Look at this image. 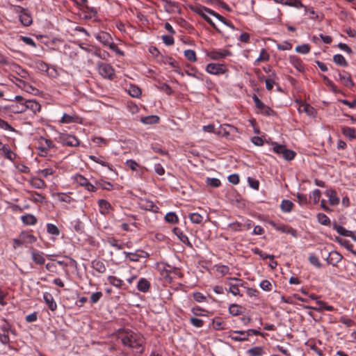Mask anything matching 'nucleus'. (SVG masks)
<instances>
[{
  "label": "nucleus",
  "instance_id": "f257e3e1",
  "mask_svg": "<svg viewBox=\"0 0 356 356\" xmlns=\"http://www.w3.org/2000/svg\"><path fill=\"white\" fill-rule=\"evenodd\" d=\"M118 338L121 340L124 346L138 350V352L140 354L143 353L145 339L140 334L131 330L122 329L118 331Z\"/></svg>",
  "mask_w": 356,
  "mask_h": 356
},
{
  "label": "nucleus",
  "instance_id": "f03ea898",
  "mask_svg": "<svg viewBox=\"0 0 356 356\" xmlns=\"http://www.w3.org/2000/svg\"><path fill=\"white\" fill-rule=\"evenodd\" d=\"M15 99L19 103V106H17V108L14 110L15 113H22L26 110H31L34 113L40 111V104L33 99H24V97L19 95H15Z\"/></svg>",
  "mask_w": 356,
  "mask_h": 356
},
{
  "label": "nucleus",
  "instance_id": "7ed1b4c3",
  "mask_svg": "<svg viewBox=\"0 0 356 356\" xmlns=\"http://www.w3.org/2000/svg\"><path fill=\"white\" fill-rule=\"evenodd\" d=\"M202 18L205 19L208 23L215 26V24L213 23L211 16L214 17L215 18L218 19L219 21H220L222 23H223L225 26L229 27V29L234 30V26L232 24L227 22L222 16L220 15L215 13L214 11L204 7L202 6V14H201Z\"/></svg>",
  "mask_w": 356,
  "mask_h": 356
},
{
  "label": "nucleus",
  "instance_id": "20e7f679",
  "mask_svg": "<svg viewBox=\"0 0 356 356\" xmlns=\"http://www.w3.org/2000/svg\"><path fill=\"white\" fill-rule=\"evenodd\" d=\"M16 335V331L5 319L0 325V343L4 346H10L11 341L9 334Z\"/></svg>",
  "mask_w": 356,
  "mask_h": 356
},
{
  "label": "nucleus",
  "instance_id": "39448f33",
  "mask_svg": "<svg viewBox=\"0 0 356 356\" xmlns=\"http://www.w3.org/2000/svg\"><path fill=\"white\" fill-rule=\"evenodd\" d=\"M225 284L229 286L228 292L234 296H242L240 287L246 288V282L236 277H228L226 279Z\"/></svg>",
  "mask_w": 356,
  "mask_h": 356
},
{
  "label": "nucleus",
  "instance_id": "423d86ee",
  "mask_svg": "<svg viewBox=\"0 0 356 356\" xmlns=\"http://www.w3.org/2000/svg\"><path fill=\"white\" fill-rule=\"evenodd\" d=\"M233 129V127L228 124L220 125L218 129H216L213 124L204 125L202 127V129L204 132L211 133L215 135L222 136H227L229 134L230 131Z\"/></svg>",
  "mask_w": 356,
  "mask_h": 356
},
{
  "label": "nucleus",
  "instance_id": "0eeeda50",
  "mask_svg": "<svg viewBox=\"0 0 356 356\" xmlns=\"http://www.w3.org/2000/svg\"><path fill=\"white\" fill-rule=\"evenodd\" d=\"M234 334H240L242 337H236L231 335V339L235 341H248L250 336L260 335L261 332L259 330L250 329L247 331H237L235 330Z\"/></svg>",
  "mask_w": 356,
  "mask_h": 356
},
{
  "label": "nucleus",
  "instance_id": "6e6552de",
  "mask_svg": "<svg viewBox=\"0 0 356 356\" xmlns=\"http://www.w3.org/2000/svg\"><path fill=\"white\" fill-rule=\"evenodd\" d=\"M180 269L166 264L163 270V275L170 281L181 276Z\"/></svg>",
  "mask_w": 356,
  "mask_h": 356
},
{
  "label": "nucleus",
  "instance_id": "1a4fd4ad",
  "mask_svg": "<svg viewBox=\"0 0 356 356\" xmlns=\"http://www.w3.org/2000/svg\"><path fill=\"white\" fill-rule=\"evenodd\" d=\"M99 74L106 79H111L114 76L113 67L108 63H99L97 65Z\"/></svg>",
  "mask_w": 356,
  "mask_h": 356
},
{
  "label": "nucleus",
  "instance_id": "9d476101",
  "mask_svg": "<svg viewBox=\"0 0 356 356\" xmlns=\"http://www.w3.org/2000/svg\"><path fill=\"white\" fill-rule=\"evenodd\" d=\"M252 99L255 104V106L262 114L270 116L274 113V111L269 106L265 105L256 95L252 96Z\"/></svg>",
  "mask_w": 356,
  "mask_h": 356
},
{
  "label": "nucleus",
  "instance_id": "9b49d317",
  "mask_svg": "<svg viewBox=\"0 0 356 356\" xmlns=\"http://www.w3.org/2000/svg\"><path fill=\"white\" fill-rule=\"evenodd\" d=\"M54 147V143L51 139L40 137L38 140V149L44 154Z\"/></svg>",
  "mask_w": 356,
  "mask_h": 356
},
{
  "label": "nucleus",
  "instance_id": "f8f14e48",
  "mask_svg": "<svg viewBox=\"0 0 356 356\" xmlns=\"http://www.w3.org/2000/svg\"><path fill=\"white\" fill-rule=\"evenodd\" d=\"M60 141L64 145L70 147H77L79 145V140L76 137L72 135L63 134L59 137Z\"/></svg>",
  "mask_w": 356,
  "mask_h": 356
},
{
  "label": "nucleus",
  "instance_id": "ddd939ff",
  "mask_svg": "<svg viewBox=\"0 0 356 356\" xmlns=\"http://www.w3.org/2000/svg\"><path fill=\"white\" fill-rule=\"evenodd\" d=\"M206 71L211 74L220 75L226 72V67L222 64L209 63L206 67Z\"/></svg>",
  "mask_w": 356,
  "mask_h": 356
},
{
  "label": "nucleus",
  "instance_id": "4468645a",
  "mask_svg": "<svg viewBox=\"0 0 356 356\" xmlns=\"http://www.w3.org/2000/svg\"><path fill=\"white\" fill-rule=\"evenodd\" d=\"M316 303L318 305V307L303 305L302 307H303V309H312V310H315V311H317L319 312H321L323 310H326V311H329V312H332V311L335 310L334 307H332L331 305H327L326 304V302H325L322 300H318L316 302Z\"/></svg>",
  "mask_w": 356,
  "mask_h": 356
},
{
  "label": "nucleus",
  "instance_id": "2eb2a0df",
  "mask_svg": "<svg viewBox=\"0 0 356 356\" xmlns=\"http://www.w3.org/2000/svg\"><path fill=\"white\" fill-rule=\"evenodd\" d=\"M207 56L213 60H221L226 56L232 55V53L227 49L213 50L207 53Z\"/></svg>",
  "mask_w": 356,
  "mask_h": 356
},
{
  "label": "nucleus",
  "instance_id": "dca6fc26",
  "mask_svg": "<svg viewBox=\"0 0 356 356\" xmlns=\"http://www.w3.org/2000/svg\"><path fill=\"white\" fill-rule=\"evenodd\" d=\"M126 258L130 261H138L140 258H147L149 254L143 250H138L135 252H124Z\"/></svg>",
  "mask_w": 356,
  "mask_h": 356
},
{
  "label": "nucleus",
  "instance_id": "f3484780",
  "mask_svg": "<svg viewBox=\"0 0 356 356\" xmlns=\"http://www.w3.org/2000/svg\"><path fill=\"white\" fill-rule=\"evenodd\" d=\"M31 256L33 261L38 265H42L45 262L44 254V252L35 250L34 248H31L30 250Z\"/></svg>",
  "mask_w": 356,
  "mask_h": 356
},
{
  "label": "nucleus",
  "instance_id": "a211bd4d",
  "mask_svg": "<svg viewBox=\"0 0 356 356\" xmlns=\"http://www.w3.org/2000/svg\"><path fill=\"white\" fill-rule=\"evenodd\" d=\"M270 225H271L277 231L296 236V230L289 226L277 224L273 221L270 222Z\"/></svg>",
  "mask_w": 356,
  "mask_h": 356
},
{
  "label": "nucleus",
  "instance_id": "6ab92c4d",
  "mask_svg": "<svg viewBox=\"0 0 356 356\" xmlns=\"http://www.w3.org/2000/svg\"><path fill=\"white\" fill-rule=\"evenodd\" d=\"M19 19L24 26H29L32 24L33 19L31 14L25 9L21 8Z\"/></svg>",
  "mask_w": 356,
  "mask_h": 356
},
{
  "label": "nucleus",
  "instance_id": "aec40b11",
  "mask_svg": "<svg viewBox=\"0 0 356 356\" xmlns=\"http://www.w3.org/2000/svg\"><path fill=\"white\" fill-rule=\"evenodd\" d=\"M343 257L337 251H332L329 253L326 260L329 264L337 266L342 259Z\"/></svg>",
  "mask_w": 356,
  "mask_h": 356
},
{
  "label": "nucleus",
  "instance_id": "412c9836",
  "mask_svg": "<svg viewBox=\"0 0 356 356\" xmlns=\"http://www.w3.org/2000/svg\"><path fill=\"white\" fill-rule=\"evenodd\" d=\"M43 299H44V302L46 303V305L48 306L49 309L51 311L54 312L56 310L57 304H56L53 296L50 293H49V292L44 293Z\"/></svg>",
  "mask_w": 356,
  "mask_h": 356
},
{
  "label": "nucleus",
  "instance_id": "4be33fe9",
  "mask_svg": "<svg viewBox=\"0 0 356 356\" xmlns=\"http://www.w3.org/2000/svg\"><path fill=\"white\" fill-rule=\"evenodd\" d=\"M140 205L141 209L154 213H158L159 210V207L150 200H143L141 201Z\"/></svg>",
  "mask_w": 356,
  "mask_h": 356
},
{
  "label": "nucleus",
  "instance_id": "5701e85b",
  "mask_svg": "<svg viewBox=\"0 0 356 356\" xmlns=\"http://www.w3.org/2000/svg\"><path fill=\"white\" fill-rule=\"evenodd\" d=\"M98 206L99 212L104 216L108 214L113 210V207L106 200H99L98 201Z\"/></svg>",
  "mask_w": 356,
  "mask_h": 356
},
{
  "label": "nucleus",
  "instance_id": "b1692460",
  "mask_svg": "<svg viewBox=\"0 0 356 356\" xmlns=\"http://www.w3.org/2000/svg\"><path fill=\"white\" fill-rule=\"evenodd\" d=\"M29 183L32 187L37 189H42L47 187L44 181L40 178L33 177L29 180Z\"/></svg>",
  "mask_w": 356,
  "mask_h": 356
},
{
  "label": "nucleus",
  "instance_id": "393cba45",
  "mask_svg": "<svg viewBox=\"0 0 356 356\" xmlns=\"http://www.w3.org/2000/svg\"><path fill=\"white\" fill-rule=\"evenodd\" d=\"M91 267L98 273L103 274L106 270L104 263L99 259H95L91 263Z\"/></svg>",
  "mask_w": 356,
  "mask_h": 356
},
{
  "label": "nucleus",
  "instance_id": "a878e982",
  "mask_svg": "<svg viewBox=\"0 0 356 356\" xmlns=\"http://www.w3.org/2000/svg\"><path fill=\"white\" fill-rule=\"evenodd\" d=\"M339 79L345 87L351 88L354 86L350 75L346 72L339 74Z\"/></svg>",
  "mask_w": 356,
  "mask_h": 356
},
{
  "label": "nucleus",
  "instance_id": "bb28decb",
  "mask_svg": "<svg viewBox=\"0 0 356 356\" xmlns=\"http://www.w3.org/2000/svg\"><path fill=\"white\" fill-rule=\"evenodd\" d=\"M325 195L328 197L329 202L331 205L336 206L339 204V198L337 196V192L334 190H327Z\"/></svg>",
  "mask_w": 356,
  "mask_h": 356
},
{
  "label": "nucleus",
  "instance_id": "cd10ccee",
  "mask_svg": "<svg viewBox=\"0 0 356 356\" xmlns=\"http://www.w3.org/2000/svg\"><path fill=\"white\" fill-rule=\"evenodd\" d=\"M19 236L24 244H32L37 241V238L29 232H23Z\"/></svg>",
  "mask_w": 356,
  "mask_h": 356
},
{
  "label": "nucleus",
  "instance_id": "c85d7f7f",
  "mask_svg": "<svg viewBox=\"0 0 356 356\" xmlns=\"http://www.w3.org/2000/svg\"><path fill=\"white\" fill-rule=\"evenodd\" d=\"M334 229L337 231L338 234L340 235L344 236H349L353 238L354 240H356V238L353 234V232L350 230H347L345 227L343 226L339 225H334Z\"/></svg>",
  "mask_w": 356,
  "mask_h": 356
},
{
  "label": "nucleus",
  "instance_id": "c756f323",
  "mask_svg": "<svg viewBox=\"0 0 356 356\" xmlns=\"http://www.w3.org/2000/svg\"><path fill=\"white\" fill-rule=\"evenodd\" d=\"M341 133L350 140L356 138L355 129L350 127L342 126L341 127Z\"/></svg>",
  "mask_w": 356,
  "mask_h": 356
},
{
  "label": "nucleus",
  "instance_id": "7c9ffc66",
  "mask_svg": "<svg viewBox=\"0 0 356 356\" xmlns=\"http://www.w3.org/2000/svg\"><path fill=\"white\" fill-rule=\"evenodd\" d=\"M89 159L90 160H92V161L102 165V166L108 168V169L110 171L115 172L113 166L112 165H111L110 163H108L104 161V160H102L101 156H95V155H90L89 156Z\"/></svg>",
  "mask_w": 356,
  "mask_h": 356
},
{
  "label": "nucleus",
  "instance_id": "2f4dec72",
  "mask_svg": "<svg viewBox=\"0 0 356 356\" xmlns=\"http://www.w3.org/2000/svg\"><path fill=\"white\" fill-rule=\"evenodd\" d=\"M149 282L145 278H140L137 284V289L143 293H147L150 288Z\"/></svg>",
  "mask_w": 356,
  "mask_h": 356
},
{
  "label": "nucleus",
  "instance_id": "473e14b6",
  "mask_svg": "<svg viewBox=\"0 0 356 356\" xmlns=\"http://www.w3.org/2000/svg\"><path fill=\"white\" fill-rule=\"evenodd\" d=\"M248 356H263L266 354L265 348L261 346H254L247 350Z\"/></svg>",
  "mask_w": 356,
  "mask_h": 356
},
{
  "label": "nucleus",
  "instance_id": "72a5a7b5",
  "mask_svg": "<svg viewBox=\"0 0 356 356\" xmlns=\"http://www.w3.org/2000/svg\"><path fill=\"white\" fill-rule=\"evenodd\" d=\"M79 119L80 118L76 115H70L64 113L63 115L61 120H60V122L63 123V124L79 122Z\"/></svg>",
  "mask_w": 356,
  "mask_h": 356
},
{
  "label": "nucleus",
  "instance_id": "f704fd0d",
  "mask_svg": "<svg viewBox=\"0 0 356 356\" xmlns=\"http://www.w3.org/2000/svg\"><path fill=\"white\" fill-rule=\"evenodd\" d=\"M96 38L104 46H106L111 40V36L106 32H100L96 35Z\"/></svg>",
  "mask_w": 356,
  "mask_h": 356
},
{
  "label": "nucleus",
  "instance_id": "c9c22d12",
  "mask_svg": "<svg viewBox=\"0 0 356 356\" xmlns=\"http://www.w3.org/2000/svg\"><path fill=\"white\" fill-rule=\"evenodd\" d=\"M22 222L26 225H34L37 223V218L32 214H26L21 216Z\"/></svg>",
  "mask_w": 356,
  "mask_h": 356
},
{
  "label": "nucleus",
  "instance_id": "e433bc0d",
  "mask_svg": "<svg viewBox=\"0 0 356 356\" xmlns=\"http://www.w3.org/2000/svg\"><path fill=\"white\" fill-rule=\"evenodd\" d=\"M140 121L145 124H154L159 122V118L157 115H149L141 118Z\"/></svg>",
  "mask_w": 356,
  "mask_h": 356
},
{
  "label": "nucleus",
  "instance_id": "4c0bfd02",
  "mask_svg": "<svg viewBox=\"0 0 356 356\" xmlns=\"http://www.w3.org/2000/svg\"><path fill=\"white\" fill-rule=\"evenodd\" d=\"M293 206L294 204L291 201L283 200L281 202L280 208L283 212L289 213L292 210Z\"/></svg>",
  "mask_w": 356,
  "mask_h": 356
},
{
  "label": "nucleus",
  "instance_id": "58836bf2",
  "mask_svg": "<svg viewBox=\"0 0 356 356\" xmlns=\"http://www.w3.org/2000/svg\"><path fill=\"white\" fill-rule=\"evenodd\" d=\"M272 145L273 152L278 155H281L282 156H283L284 154L285 153V150H287L286 146L280 145L277 143H273Z\"/></svg>",
  "mask_w": 356,
  "mask_h": 356
},
{
  "label": "nucleus",
  "instance_id": "ea45409f",
  "mask_svg": "<svg viewBox=\"0 0 356 356\" xmlns=\"http://www.w3.org/2000/svg\"><path fill=\"white\" fill-rule=\"evenodd\" d=\"M1 151L3 152V154L6 159L10 161H13L15 159V153L10 149V148L8 145H5L2 148Z\"/></svg>",
  "mask_w": 356,
  "mask_h": 356
},
{
  "label": "nucleus",
  "instance_id": "a19ab883",
  "mask_svg": "<svg viewBox=\"0 0 356 356\" xmlns=\"http://www.w3.org/2000/svg\"><path fill=\"white\" fill-rule=\"evenodd\" d=\"M334 62L340 66L346 67L348 66V62L345 59L344 56L341 54H336L333 56Z\"/></svg>",
  "mask_w": 356,
  "mask_h": 356
},
{
  "label": "nucleus",
  "instance_id": "79ce46f5",
  "mask_svg": "<svg viewBox=\"0 0 356 356\" xmlns=\"http://www.w3.org/2000/svg\"><path fill=\"white\" fill-rule=\"evenodd\" d=\"M47 232L51 235L58 236L60 235V230L58 227L52 223L47 224Z\"/></svg>",
  "mask_w": 356,
  "mask_h": 356
},
{
  "label": "nucleus",
  "instance_id": "37998d69",
  "mask_svg": "<svg viewBox=\"0 0 356 356\" xmlns=\"http://www.w3.org/2000/svg\"><path fill=\"white\" fill-rule=\"evenodd\" d=\"M107 279H108V282L111 285H113L117 288H121V286L123 284V281L122 280H120V278L115 277V276L110 275L108 277Z\"/></svg>",
  "mask_w": 356,
  "mask_h": 356
},
{
  "label": "nucleus",
  "instance_id": "c03bdc74",
  "mask_svg": "<svg viewBox=\"0 0 356 356\" xmlns=\"http://www.w3.org/2000/svg\"><path fill=\"white\" fill-rule=\"evenodd\" d=\"M184 71L190 76L195 77L197 79L199 78L200 73L198 70L191 65H187Z\"/></svg>",
  "mask_w": 356,
  "mask_h": 356
},
{
  "label": "nucleus",
  "instance_id": "a18cd8bd",
  "mask_svg": "<svg viewBox=\"0 0 356 356\" xmlns=\"http://www.w3.org/2000/svg\"><path fill=\"white\" fill-rule=\"evenodd\" d=\"M291 63L293 65V66L299 71H302L304 69L303 64L302 61L297 58L296 56H291L290 57Z\"/></svg>",
  "mask_w": 356,
  "mask_h": 356
},
{
  "label": "nucleus",
  "instance_id": "49530a36",
  "mask_svg": "<svg viewBox=\"0 0 356 356\" xmlns=\"http://www.w3.org/2000/svg\"><path fill=\"white\" fill-rule=\"evenodd\" d=\"M44 196L38 193V192H31L30 200L35 203H43L44 201Z\"/></svg>",
  "mask_w": 356,
  "mask_h": 356
},
{
  "label": "nucleus",
  "instance_id": "de8ad7c7",
  "mask_svg": "<svg viewBox=\"0 0 356 356\" xmlns=\"http://www.w3.org/2000/svg\"><path fill=\"white\" fill-rule=\"evenodd\" d=\"M206 184L208 186L212 188H218L221 185L220 179L217 178H209L207 177L206 179Z\"/></svg>",
  "mask_w": 356,
  "mask_h": 356
},
{
  "label": "nucleus",
  "instance_id": "09e8293b",
  "mask_svg": "<svg viewBox=\"0 0 356 356\" xmlns=\"http://www.w3.org/2000/svg\"><path fill=\"white\" fill-rule=\"evenodd\" d=\"M107 243L109 245L116 248L117 250H122L124 244H120L118 241L113 237L108 238Z\"/></svg>",
  "mask_w": 356,
  "mask_h": 356
},
{
  "label": "nucleus",
  "instance_id": "8fccbe9b",
  "mask_svg": "<svg viewBox=\"0 0 356 356\" xmlns=\"http://www.w3.org/2000/svg\"><path fill=\"white\" fill-rule=\"evenodd\" d=\"M73 179L77 184L81 186H83L87 183V181H88L87 178L80 174H76L73 177Z\"/></svg>",
  "mask_w": 356,
  "mask_h": 356
},
{
  "label": "nucleus",
  "instance_id": "3c124183",
  "mask_svg": "<svg viewBox=\"0 0 356 356\" xmlns=\"http://www.w3.org/2000/svg\"><path fill=\"white\" fill-rule=\"evenodd\" d=\"M166 222L172 224H175L178 222L179 219L177 216L173 212H169L165 216Z\"/></svg>",
  "mask_w": 356,
  "mask_h": 356
},
{
  "label": "nucleus",
  "instance_id": "603ef678",
  "mask_svg": "<svg viewBox=\"0 0 356 356\" xmlns=\"http://www.w3.org/2000/svg\"><path fill=\"white\" fill-rule=\"evenodd\" d=\"M92 55H94L102 59H106L108 56V53L105 51H102L99 49L94 48L93 51H92Z\"/></svg>",
  "mask_w": 356,
  "mask_h": 356
},
{
  "label": "nucleus",
  "instance_id": "864d4df0",
  "mask_svg": "<svg viewBox=\"0 0 356 356\" xmlns=\"http://www.w3.org/2000/svg\"><path fill=\"white\" fill-rule=\"evenodd\" d=\"M321 192L318 189H315L310 194V199L313 200L314 204H316L320 200Z\"/></svg>",
  "mask_w": 356,
  "mask_h": 356
},
{
  "label": "nucleus",
  "instance_id": "5fc2aeb1",
  "mask_svg": "<svg viewBox=\"0 0 356 356\" xmlns=\"http://www.w3.org/2000/svg\"><path fill=\"white\" fill-rule=\"evenodd\" d=\"M216 270L218 273L221 275L222 276L225 275L229 273V268L228 266L225 265L215 266Z\"/></svg>",
  "mask_w": 356,
  "mask_h": 356
},
{
  "label": "nucleus",
  "instance_id": "6e6d98bb",
  "mask_svg": "<svg viewBox=\"0 0 356 356\" xmlns=\"http://www.w3.org/2000/svg\"><path fill=\"white\" fill-rule=\"evenodd\" d=\"M308 259H309V263L312 265L314 266L315 267H316L318 268L321 267V264L318 258L316 255H314L313 254H310Z\"/></svg>",
  "mask_w": 356,
  "mask_h": 356
},
{
  "label": "nucleus",
  "instance_id": "4d7b16f0",
  "mask_svg": "<svg viewBox=\"0 0 356 356\" xmlns=\"http://www.w3.org/2000/svg\"><path fill=\"white\" fill-rule=\"evenodd\" d=\"M56 196L60 202L70 203L72 201V198L68 194L64 193H58Z\"/></svg>",
  "mask_w": 356,
  "mask_h": 356
},
{
  "label": "nucleus",
  "instance_id": "13d9d810",
  "mask_svg": "<svg viewBox=\"0 0 356 356\" xmlns=\"http://www.w3.org/2000/svg\"><path fill=\"white\" fill-rule=\"evenodd\" d=\"M161 1L163 2L164 8L167 12L171 13L174 10V8L175 6V3L168 0H161Z\"/></svg>",
  "mask_w": 356,
  "mask_h": 356
},
{
  "label": "nucleus",
  "instance_id": "bf43d9fd",
  "mask_svg": "<svg viewBox=\"0 0 356 356\" xmlns=\"http://www.w3.org/2000/svg\"><path fill=\"white\" fill-rule=\"evenodd\" d=\"M229 313L233 316H238L241 314V307L236 304H232L229 307Z\"/></svg>",
  "mask_w": 356,
  "mask_h": 356
},
{
  "label": "nucleus",
  "instance_id": "052dcab7",
  "mask_svg": "<svg viewBox=\"0 0 356 356\" xmlns=\"http://www.w3.org/2000/svg\"><path fill=\"white\" fill-rule=\"evenodd\" d=\"M317 218L318 222L323 225H328L330 223V218L324 213H318Z\"/></svg>",
  "mask_w": 356,
  "mask_h": 356
},
{
  "label": "nucleus",
  "instance_id": "680f3d73",
  "mask_svg": "<svg viewBox=\"0 0 356 356\" xmlns=\"http://www.w3.org/2000/svg\"><path fill=\"white\" fill-rule=\"evenodd\" d=\"M185 57L190 61L194 62L197 60L195 52L191 49L184 51Z\"/></svg>",
  "mask_w": 356,
  "mask_h": 356
},
{
  "label": "nucleus",
  "instance_id": "e2e57ef3",
  "mask_svg": "<svg viewBox=\"0 0 356 356\" xmlns=\"http://www.w3.org/2000/svg\"><path fill=\"white\" fill-rule=\"evenodd\" d=\"M0 128L6 131L17 132V131L11 125H10L6 121L1 118H0Z\"/></svg>",
  "mask_w": 356,
  "mask_h": 356
},
{
  "label": "nucleus",
  "instance_id": "0e129e2a",
  "mask_svg": "<svg viewBox=\"0 0 356 356\" xmlns=\"http://www.w3.org/2000/svg\"><path fill=\"white\" fill-rule=\"evenodd\" d=\"M103 293L102 291H97L92 293L90 296V302L92 304H95L99 301V300L102 298Z\"/></svg>",
  "mask_w": 356,
  "mask_h": 356
},
{
  "label": "nucleus",
  "instance_id": "69168bd1",
  "mask_svg": "<svg viewBox=\"0 0 356 356\" xmlns=\"http://www.w3.org/2000/svg\"><path fill=\"white\" fill-rule=\"evenodd\" d=\"M35 67L38 70L47 72L49 66L46 63L42 60H38L35 62Z\"/></svg>",
  "mask_w": 356,
  "mask_h": 356
},
{
  "label": "nucleus",
  "instance_id": "338daca9",
  "mask_svg": "<svg viewBox=\"0 0 356 356\" xmlns=\"http://www.w3.org/2000/svg\"><path fill=\"white\" fill-rule=\"evenodd\" d=\"M310 48L309 46L307 44H304L302 45L297 46L296 47V51L298 53L306 54L309 52Z\"/></svg>",
  "mask_w": 356,
  "mask_h": 356
},
{
  "label": "nucleus",
  "instance_id": "774afa93",
  "mask_svg": "<svg viewBox=\"0 0 356 356\" xmlns=\"http://www.w3.org/2000/svg\"><path fill=\"white\" fill-rule=\"evenodd\" d=\"M248 182L252 188L254 190H259V181L257 179L249 177H248Z\"/></svg>",
  "mask_w": 356,
  "mask_h": 356
}]
</instances>
